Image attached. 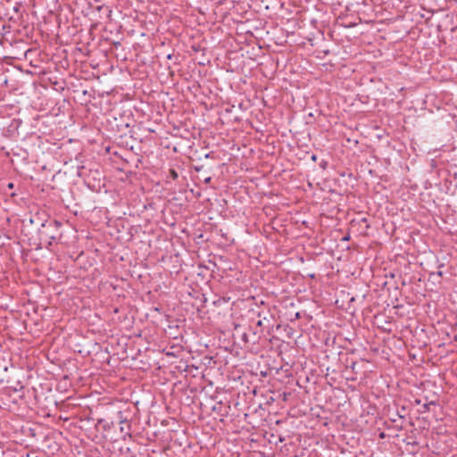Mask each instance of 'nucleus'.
Wrapping results in <instances>:
<instances>
[{
    "label": "nucleus",
    "instance_id": "nucleus-2",
    "mask_svg": "<svg viewBox=\"0 0 457 457\" xmlns=\"http://www.w3.org/2000/svg\"><path fill=\"white\" fill-rule=\"evenodd\" d=\"M262 335V328H258L257 327L255 328H249L248 332H245L242 335V340L245 343H250L253 345H256L260 342Z\"/></svg>",
    "mask_w": 457,
    "mask_h": 457
},
{
    "label": "nucleus",
    "instance_id": "nucleus-11",
    "mask_svg": "<svg viewBox=\"0 0 457 457\" xmlns=\"http://www.w3.org/2000/svg\"><path fill=\"white\" fill-rule=\"evenodd\" d=\"M356 366H357V362L356 361H352V363L350 365V368L352 369L353 371H355Z\"/></svg>",
    "mask_w": 457,
    "mask_h": 457
},
{
    "label": "nucleus",
    "instance_id": "nucleus-17",
    "mask_svg": "<svg viewBox=\"0 0 457 457\" xmlns=\"http://www.w3.org/2000/svg\"><path fill=\"white\" fill-rule=\"evenodd\" d=\"M391 421H392V422H396L395 416H393V418H391Z\"/></svg>",
    "mask_w": 457,
    "mask_h": 457
},
{
    "label": "nucleus",
    "instance_id": "nucleus-14",
    "mask_svg": "<svg viewBox=\"0 0 457 457\" xmlns=\"http://www.w3.org/2000/svg\"><path fill=\"white\" fill-rule=\"evenodd\" d=\"M415 403L419 405V404H420V403H421V401H420V399H416V400H415Z\"/></svg>",
    "mask_w": 457,
    "mask_h": 457
},
{
    "label": "nucleus",
    "instance_id": "nucleus-13",
    "mask_svg": "<svg viewBox=\"0 0 457 457\" xmlns=\"http://www.w3.org/2000/svg\"><path fill=\"white\" fill-rule=\"evenodd\" d=\"M212 178L211 177H208L204 179V182L205 183H209L211 181Z\"/></svg>",
    "mask_w": 457,
    "mask_h": 457
},
{
    "label": "nucleus",
    "instance_id": "nucleus-3",
    "mask_svg": "<svg viewBox=\"0 0 457 457\" xmlns=\"http://www.w3.org/2000/svg\"><path fill=\"white\" fill-rule=\"evenodd\" d=\"M125 412L126 411H118L117 413V419H118V422L121 425H127L128 426V431H127V435L128 436L131 437V434H130V428H131V426L129 422V419H128V416L125 415Z\"/></svg>",
    "mask_w": 457,
    "mask_h": 457
},
{
    "label": "nucleus",
    "instance_id": "nucleus-16",
    "mask_svg": "<svg viewBox=\"0 0 457 457\" xmlns=\"http://www.w3.org/2000/svg\"><path fill=\"white\" fill-rule=\"evenodd\" d=\"M391 421H392V422H396L395 416H393V418H391Z\"/></svg>",
    "mask_w": 457,
    "mask_h": 457
},
{
    "label": "nucleus",
    "instance_id": "nucleus-4",
    "mask_svg": "<svg viewBox=\"0 0 457 457\" xmlns=\"http://www.w3.org/2000/svg\"><path fill=\"white\" fill-rule=\"evenodd\" d=\"M270 326H271L270 319H268L266 316H264L262 319L259 320L256 323L257 328L270 327Z\"/></svg>",
    "mask_w": 457,
    "mask_h": 457
},
{
    "label": "nucleus",
    "instance_id": "nucleus-15",
    "mask_svg": "<svg viewBox=\"0 0 457 457\" xmlns=\"http://www.w3.org/2000/svg\"><path fill=\"white\" fill-rule=\"evenodd\" d=\"M316 159H317L316 155H315V154H312V161H316Z\"/></svg>",
    "mask_w": 457,
    "mask_h": 457
},
{
    "label": "nucleus",
    "instance_id": "nucleus-5",
    "mask_svg": "<svg viewBox=\"0 0 457 457\" xmlns=\"http://www.w3.org/2000/svg\"><path fill=\"white\" fill-rule=\"evenodd\" d=\"M406 408L404 406H402L400 409L396 410L395 416L399 419L403 420L406 416Z\"/></svg>",
    "mask_w": 457,
    "mask_h": 457
},
{
    "label": "nucleus",
    "instance_id": "nucleus-10",
    "mask_svg": "<svg viewBox=\"0 0 457 457\" xmlns=\"http://www.w3.org/2000/svg\"><path fill=\"white\" fill-rule=\"evenodd\" d=\"M120 432H125V436H124V437H125L126 436H128V435H127V431H128V426H127V425H126V426H123V425H122V426L120 427Z\"/></svg>",
    "mask_w": 457,
    "mask_h": 457
},
{
    "label": "nucleus",
    "instance_id": "nucleus-7",
    "mask_svg": "<svg viewBox=\"0 0 457 457\" xmlns=\"http://www.w3.org/2000/svg\"><path fill=\"white\" fill-rule=\"evenodd\" d=\"M434 404H436V403H435V402H433V401H432V402H430V403H424V404L422 405L423 410H422V411H420V412H422V413L428 412V411H429V406H430V405H434Z\"/></svg>",
    "mask_w": 457,
    "mask_h": 457
},
{
    "label": "nucleus",
    "instance_id": "nucleus-9",
    "mask_svg": "<svg viewBox=\"0 0 457 457\" xmlns=\"http://www.w3.org/2000/svg\"><path fill=\"white\" fill-rule=\"evenodd\" d=\"M430 276H431V277L437 276V277L441 278V277L443 276V272H442L441 270H438V271H436V272H433V273H431V275H430Z\"/></svg>",
    "mask_w": 457,
    "mask_h": 457
},
{
    "label": "nucleus",
    "instance_id": "nucleus-12",
    "mask_svg": "<svg viewBox=\"0 0 457 457\" xmlns=\"http://www.w3.org/2000/svg\"><path fill=\"white\" fill-rule=\"evenodd\" d=\"M13 186H14V185H13V183L10 182V183L7 185V187H8V188H10V189H12V188H13Z\"/></svg>",
    "mask_w": 457,
    "mask_h": 457
},
{
    "label": "nucleus",
    "instance_id": "nucleus-1",
    "mask_svg": "<svg viewBox=\"0 0 457 457\" xmlns=\"http://www.w3.org/2000/svg\"><path fill=\"white\" fill-rule=\"evenodd\" d=\"M62 222L57 220H48L41 224L38 230L40 239L47 243V246L53 244L62 243Z\"/></svg>",
    "mask_w": 457,
    "mask_h": 457
},
{
    "label": "nucleus",
    "instance_id": "nucleus-6",
    "mask_svg": "<svg viewBox=\"0 0 457 457\" xmlns=\"http://www.w3.org/2000/svg\"><path fill=\"white\" fill-rule=\"evenodd\" d=\"M98 424L103 425V428L104 430H106V429H110L111 427L113 426V421L108 422L107 420L101 419L98 420Z\"/></svg>",
    "mask_w": 457,
    "mask_h": 457
},
{
    "label": "nucleus",
    "instance_id": "nucleus-8",
    "mask_svg": "<svg viewBox=\"0 0 457 457\" xmlns=\"http://www.w3.org/2000/svg\"><path fill=\"white\" fill-rule=\"evenodd\" d=\"M170 177L172 179H177L178 177H179L178 172L175 170H173V169L170 170Z\"/></svg>",
    "mask_w": 457,
    "mask_h": 457
}]
</instances>
